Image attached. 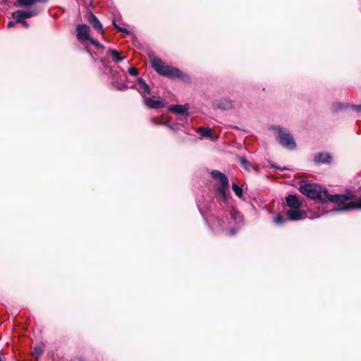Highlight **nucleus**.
<instances>
[{"label": "nucleus", "mask_w": 361, "mask_h": 361, "mask_svg": "<svg viewBox=\"0 0 361 361\" xmlns=\"http://www.w3.org/2000/svg\"><path fill=\"white\" fill-rule=\"evenodd\" d=\"M299 191L307 197L317 200L321 203L329 201L338 205H343L348 200H352L348 204L338 209H331L329 212H339L353 209H361V197L354 198L352 195H329L326 188H322L314 183H305L300 186Z\"/></svg>", "instance_id": "obj_1"}, {"label": "nucleus", "mask_w": 361, "mask_h": 361, "mask_svg": "<svg viewBox=\"0 0 361 361\" xmlns=\"http://www.w3.org/2000/svg\"><path fill=\"white\" fill-rule=\"evenodd\" d=\"M154 69L160 75L169 78H179L183 80H188L189 77L178 68L166 65L162 60L154 58L151 61Z\"/></svg>", "instance_id": "obj_2"}, {"label": "nucleus", "mask_w": 361, "mask_h": 361, "mask_svg": "<svg viewBox=\"0 0 361 361\" xmlns=\"http://www.w3.org/2000/svg\"><path fill=\"white\" fill-rule=\"evenodd\" d=\"M286 202L290 209L287 212V217L291 221H298L302 218L303 213L300 208L302 206V201L295 195H289L286 198Z\"/></svg>", "instance_id": "obj_3"}, {"label": "nucleus", "mask_w": 361, "mask_h": 361, "mask_svg": "<svg viewBox=\"0 0 361 361\" xmlns=\"http://www.w3.org/2000/svg\"><path fill=\"white\" fill-rule=\"evenodd\" d=\"M213 178L218 180L221 185L218 186L217 190L224 202H228L230 199L228 192V179L225 174L218 170H213L211 172Z\"/></svg>", "instance_id": "obj_4"}, {"label": "nucleus", "mask_w": 361, "mask_h": 361, "mask_svg": "<svg viewBox=\"0 0 361 361\" xmlns=\"http://www.w3.org/2000/svg\"><path fill=\"white\" fill-rule=\"evenodd\" d=\"M277 140L282 147L289 149H294L296 147L294 138L286 130L277 128Z\"/></svg>", "instance_id": "obj_5"}, {"label": "nucleus", "mask_w": 361, "mask_h": 361, "mask_svg": "<svg viewBox=\"0 0 361 361\" xmlns=\"http://www.w3.org/2000/svg\"><path fill=\"white\" fill-rule=\"evenodd\" d=\"M90 28L85 24H80L76 27V37L80 42H85L90 39Z\"/></svg>", "instance_id": "obj_6"}, {"label": "nucleus", "mask_w": 361, "mask_h": 361, "mask_svg": "<svg viewBox=\"0 0 361 361\" xmlns=\"http://www.w3.org/2000/svg\"><path fill=\"white\" fill-rule=\"evenodd\" d=\"M145 104L150 109H159L164 106V102L160 97H147L143 95Z\"/></svg>", "instance_id": "obj_7"}, {"label": "nucleus", "mask_w": 361, "mask_h": 361, "mask_svg": "<svg viewBox=\"0 0 361 361\" xmlns=\"http://www.w3.org/2000/svg\"><path fill=\"white\" fill-rule=\"evenodd\" d=\"M85 18L92 25L94 29L99 34H104L103 25L99 20V19L92 13L88 12Z\"/></svg>", "instance_id": "obj_8"}, {"label": "nucleus", "mask_w": 361, "mask_h": 361, "mask_svg": "<svg viewBox=\"0 0 361 361\" xmlns=\"http://www.w3.org/2000/svg\"><path fill=\"white\" fill-rule=\"evenodd\" d=\"M212 106L214 109L229 110L233 108V102L228 98H223L213 102Z\"/></svg>", "instance_id": "obj_9"}, {"label": "nucleus", "mask_w": 361, "mask_h": 361, "mask_svg": "<svg viewBox=\"0 0 361 361\" xmlns=\"http://www.w3.org/2000/svg\"><path fill=\"white\" fill-rule=\"evenodd\" d=\"M190 109V105L186 104L183 105L175 104L169 108V111L176 114L182 115L188 112Z\"/></svg>", "instance_id": "obj_10"}, {"label": "nucleus", "mask_w": 361, "mask_h": 361, "mask_svg": "<svg viewBox=\"0 0 361 361\" xmlns=\"http://www.w3.org/2000/svg\"><path fill=\"white\" fill-rule=\"evenodd\" d=\"M137 87V90L139 91L140 94L144 95V94H150V88L148 85L145 82L142 78H138L137 83L135 84Z\"/></svg>", "instance_id": "obj_11"}, {"label": "nucleus", "mask_w": 361, "mask_h": 361, "mask_svg": "<svg viewBox=\"0 0 361 361\" xmlns=\"http://www.w3.org/2000/svg\"><path fill=\"white\" fill-rule=\"evenodd\" d=\"M331 157L329 153L320 152L314 156V161L317 163H327L329 162Z\"/></svg>", "instance_id": "obj_12"}, {"label": "nucleus", "mask_w": 361, "mask_h": 361, "mask_svg": "<svg viewBox=\"0 0 361 361\" xmlns=\"http://www.w3.org/2000/svg\"><path fill=\"white\" fill-rule=\"evenodd\" d=\"M12 18L16 20V23H19L25 20L23 10H18L12 13Z\"/></svg>", "instance_id": "obj_13"}, {"label": "nucleus", "mask_w": 361, "mask_h": 361, "mask_svg": "<svg viewBox=\"0 0 361 361\" xmlns=\"http://www.w3.org/2000/svg\"><path fill=\"white\" fill-rule=\"evenodd\" d=\"M109 54L111 56L112 60L116 63H118V62L123 61L124 59L123 57H121L119 55V53L115 49H109Z\"/></svg>", "instance_id": "obj_14"}, {"label": "nucleus", "mask_w": 361, "mask_h": 361, "mask_svg": "<svg viewBox=\"0 0 361 361\" xmlns=\"http://www.w3.org/2000/svg\"><path fill=\"white\" fill-rule=\"evenodd\" d=\"M35 4V0H17L14 3L15 6H29Z\"/></svg>", "instance_id": "obj_15"}, {"label": "nucleus", "mask_w": 361, "mask_h": 361, "mask_svg": "<svg viewBox=\"0 0 361 361\" xmlns=\"http://www.w3.org/2000/svg\"><path fill=\"white\" fill-rule=\"evenodd\" d=\"M197 133L200 134L201 136L204 137H209L211 135L212 130L209 128H200L197 129Z\"/></svg>", "instance_id": "obj_16"}, {"label": "nucleus", "mask_w": 361, "mask_h": 361, "mask_svg": "<svg viewBox=\"0 0 361 361\" xmlns=\"http://www.w3.org/2000/svg\"><path fill=\"white\" fill-rule=\"evenodd\" d=\"M232 190L239 198H242L243 196V189L238 186L235 183H232Z\"/></svg>", "instance_id": "obj_17"}, {"label": "nucleus", "mask_w": 361, "mask_h": 361, "mask_svg": "<svg viewBox=\"0 0 361 361\" xmlns=\"http://www.w3.org/2000/svg\"><path fill=\"white\" fill-rule=\"evenodd\" d=\"M231 217L235 223H240L242 221L241 215L239 212L235 211V209H232L231 211Z\"/></svg>", "instance_id": "obj_18"}, {"label": "nucleus", "mask_w": 361, "mask_h": 361, "mask_svg": "<svg viewBox=\"0 0 361 361\" xmlns=\"http://www.w3.org/2000/svg\"><path fill=\"white\" fill-rule=\"evenodd\" d=\"M37 13H38V12L35 10L29 9V10L23 11V14H24L25 18H29L35 16L37 15Z\"/></svg>", "instance_id": "obj_19"}, {"label": "nucleus", "mask_w": 361, "mask_h": 361, "mask_svg": "<svg viewBox=\"0 0 361 361\" xmlns=\"http://www.w3.org/2000/svg\"><path fill=\"white\" fill-rule=\"evenodd\" d=\"M287 219H288V218L286 219V217L279 214L274 219V223L278 225H281L285 223Z\"/></svg>", "instance_id": "obj_20"}, {"label": "nucleus", "mask_w": 361, "mask_h": 361, "mask_svg": "<svg viewBox=\"0 0 361 361\" xmlns=\"http://www.w3.org/2000/svg\"><path fill=\"white\" fill-rule=\"evenodd\" d=\"M42 352H43L42 348L41 346H37L34 348L32 354L36 358H38L39 357H40Z\"/></svg>", "instance_id": "obj_21"}, {"label": "nucleus", "mask_w": 361, "mask_h": 361, "mask_svg": "<svg viewBox=\"0 0 361 361\" xmlns=\"http://www.w3.org/2000/svg\"><path fill=\"white\" fill-rule=\"evenodd\" d=\"M238 160L240 163L245 167L246 170H249V162L247 161L245 158L243 157H239Z\"/></svg>", "instance_id": "obj_22"}, {"label": "nucleus", "mask_w": 361, "mask_h": 361, "mask_svg": "<svg viewBox=\"0 0 361 361\" xmlns=\"http://www.w3.org/2000/svg\"><path fill=\"white\" fill-rule=\"evenodd\" d=\"M90 43L93 45H94L95 47H98V48H101V49H103V46L102 44H100L97 41H96L95 39H92V38H90L88 39Z\"/></svg>", "instance_id": "obj_23"}, {"label": "nucleus", "mask_w": 361, "mask_h": 361, "mask_svg": "<svg viewBox=\"0 0 361 361\" xmlns=\"http://www.w3.org/2000/svg\"><path fill=\"white\" fill-rule=\"evenodd\" d=\"M90 43L93 45H94L95 47H98V48H101V49H103V46L102 44H100L97 41H96L95 39H92V38H90L88 39Z\"/></svg>", "instance_id": "obj_24"}, {"label": "nucleus", "mask_w": 361, "mask_h": 361, "mask_svg": "<svg viewBox=\"0 0 361 361\" xmlns=\"http://www.w3.org/2000/svg\"><path fill=\"white\" fill-rule=\"evenodd\" d=\"M113 25L118 30V31L120 32H124V33H126V34H128L129 32L128 31V30L126 28H123L121 27H119L118 25H117L115 23V21H113Z\"/></svg>", "instance_id": "obj_25"}, {"label": "nucleus", "mask_w": 361, "mask_h": 361, "mask_svg": "<svg viewBox=\"0 0 361 361\" xmlns=\"http://www.w3.org/2000/svg\"><path fill=\"white\" fill-rule=\"evenodd\" d=\"M128 73H129L130 75H134V76H135V75H137V73H138V71H137V69H136V68H133V67L130 68L128 69Z\"/></svg>", "instance_id": "obj_26"}, {"label": "nucleus", "mask_w": 361, "mask_h": 361, "mask_svg": "<svg viewBox=\"0 0 361 361\" xmlns=\"http://www.w3.org/2000/svg\"><path fill=\"white\" fill-rule=\"evenodd\" d=\"M353 108L357 112H361V105L353 106Z\"/></svg>", "instance_id": "obj_27"}, {"label": "nucleus", "mask_w": 361, "mask_h": 361, "mask_svg": "<svg viewBox=\"0 0 361 361\" xmlns=\"http://www.w3.org/2000/svg\"><path fill=\"white\" fill-rule=\"evenodd\" d=\"M16 23V22H13V21H9L8 23H7V27L9 28V27H12L15 25Z\"/></svg>", "instance_id": "obj_28"}, {"label": "nucleus", "mask_w": 361, "mask_h": 361, "mask_svg": "<svg viewBox=\"0 0 361 361\" xmlns=\"http://www.w3.org/2000/svg\"><path fill=\"white\" fill-rule=\"evenodd\" d=\"M19 23H21L25 27H28L29 25L27 21L23 20V21H20Z\"/></svg>", "instance_id": "obj_29"}, {"label": "nucleus", "mask_w": 361, "mask_h": 361, "mask_svg": "<svg viewBox=\"0 0 361 361\" xmlns=\"http://www.w3.org/2000/svg\"><path fill=\"white\" fill-rule=\"evenodd\" d=\"M48 0H35V3L37 2H39V3H45L47 2Z\"/></svg>", "instance_id": "obj_30"}, {"label": "nucleus", "mask_w": 361, "mask_h": 361, "mask_svg": "<svg viewBox=\"0 0 361 361\" xmlns=\"http://www.w3.org/2000/svg\"><path fill=\"white\" fill-rule=\"evenodd\" d=\"M235 233V231H234L233 229L230 230L231 235H234Z\"/></svg>", "instance_id": "obj_31"}, {"label": "nucleus", "mask_w": 361, "mask_h": 361, "mask_svg": "<svg viewBox=\"0 0 361 361\" xmlns=\"http://www.w3.org/2000/svg\"><path fill=\"white\" fill-rule=\"evenodd\" d=\"M334 108L335 110H338V109H341L342 106H339L337 107L336 106H334Z\"/></svg>", "instance_id": "obj_32"}]
</instances>
